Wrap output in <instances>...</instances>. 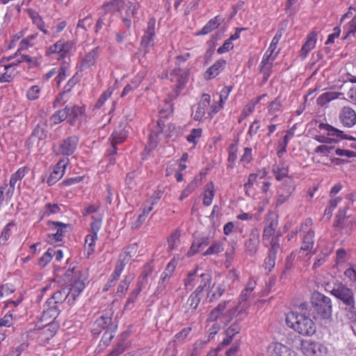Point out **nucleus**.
Listing matches in <instances>:
<instances>
[{"instance_id": "f8f14e48", "label": "nucleus", "mask_w": 356, "mask_h": 356, "mask_svg": "<svg viewBox=\"0 0 356 356\" xmlns=\"http://www.w3.org/2000/svg\"><path fill=\"white\" fill-rule=\"evenodd\" d=\"M155 18H150L147 22V29L141 40V47L145 52H147L150 47L154 45V40L155 36Z\"/></svg>"}, {"instance_id": "f3484780", "label": "nucleus", "mask_w": 356, "mask_h": 356, "mask_svg": "<svg viewBox=\"0 0 356 356\" xmlns=\"http://www.w3.org/2000/svg\"><path fill=\"white\" fill-rule=\"evenodd\" d=\"M311 222V220H309L306 222L305 227H302L301 236L302 237V245L301 247V250H312L314 246V232L312 229L307 227V224L310 225Z\"/></svg>"}, {"instance_id": "6ab92c4d", "label": "nucleus", "mask_w": 356, "mask_h": 356, "mask_svg": "<svg viewBox=\"0 0 356 356\" xmlns=\"http://www.w3.org/2000/svg\"><path fill=\"white\" fill-rule=\"evenodd\" d=\"M259 245V233L256 229H252L250 234L249 238L245 243V252L253 256L257 252Z\"/></svg>"}, {"instance_id": "7ed1b4c3", "label": "nucleus", "mask_w": 356, "mask_h": 356, "mask_svg": "<svg viewBox=\"0 0 356 356\" xmlns=\"http://www.w3.org/2000/svg\"><path fill=\"white\" fill-rule=\"evenodd\" d=\"M190 57L189 53H184L176 57L175 67L170 74V81L175 83V96L178 95L179 91L184 88L188 81L189 72L187 68L184 67L183 65Z\"/></svg>"}, {"instance_id": "ddd939ff", "label": "nucleus", "mask_w": 356, "mask_h": 356, "mask_svg": "<svg viewBox=\"0 0 356 356\" xmlns=\"http://www.w3.org/2000/svg\"><path fill=\"white\" fill-rule=\"evenodd\" d=\"M331 293L337 298L340 299L346 305L355 304L352 291L346 286L339 284L334 286Z\"/></svg>"}, {"instance_id": "58836bf2", "label": "nucleus", "mask_w": 356, "mask_h": 356, "mask_svg": "<svg viewBox=\"0 0 356 356\" xmlns=\"http://www.w3.org/2000/svg\"><path fill=\"white\" fill-rule=\"evenodd\" d=\"M69 106L65 108L56 111L50 118L49 121L51 125L58 124L67 119L69 113Z\"/></svg>"}, {"instance_id": "e433bc0d", "label": "nucleus", "mask_w": 356, "mask_h": 356, "mask_svg": "<svg viewBox=\"0 0 356 356\" xmlns=\"http://www.w3.org/2000/svg\"><path fill=\"white\" fill-rule=\"evenodd\" d=\"M85 288V284L83 281L76 280L71 285L70 291H68L69 302L71 300L74 302L76 297L83 291Z\"/></svg>"}, {"instance_id": "a18cd8bd", "label": "nucleus", "mask_w": 356, "mask_h": 356, "mask_svg": "<svg viewBox=\"0 0 356 356\" xmlns=\"http://www.w3.org/2000/svg\"><path fill=\"white\" fill-rule=\"evenodd\" d=\"M221 22V19L219 16H216L210 19L205 26L202 29L200 35H206L211 32L213 30L217 29Z\"/></svg>"}, {"instance_id": "bf43d9fd", "label": "nucleus", "mask_w": 356, "mask_h": 356, "mask_svg": "<svg viewBox=\"0 0 356 356\" xmlns=\"http://www.w3.org/2000/svg\"><path fill=\"white\" fill-rule=\"evenodd\" d=\"M38 37V33L31 34L25 38L22 39L19 42V47L18 51L20 50L27 49L28 48L33 46L34 41Z\"/></svg>"}, {"instance_id": "c85d7f7f", "label": "nucleus", "mask_w": 356, "mask_h": 356, "mask_svg": "<svg viewBox=\"0 0 356 356\" xmlns=\"http://www.w3.org/2000/svg\"><path fill=\"white\" fill-rule=\"evenodd\" d=\"M7 62L6 60L3 62H2V59L0 60V65H2L6 70L0 76V83L10 82L14 78V70L17 63L13 62L7 64Z\"/></svg>"}, {"instance_id": "49530a36", "label": "nucleus", "mask_w": 356, "mask_h": 356, "mask_svg": "<svg viewBox=\"0 0 356 356\" xmlns=\"http://www.w3.org/2000/svg\"><path fill=\"white\" fill-rule=\"evenodd\" d=\"M213 197L214 185L212 182H210L205 186L203 204L205 206H210L213 202Z\"/></svg>"}, {"instance_id": "393cba45", "label": "nucleus", "mask_w": 356, "mask_h": 356, "mask_svg": "<svg viewBox=\"0 0 356 356\" xmlns=\"http://www.w3.org/2000/svg\"><path fill=\"white\" fill-rule=\"evenodd\" d=\"M318 128L321 129V130H325L327 131V135L329 136H335V137H337V138H340L341 139H346V140H353V142H355L356 141V139L355 137L353 136H348V135H346V134H344V132L343 131H341L337 128H334V127L328 124H325V123H321L319 125H318Z\"/></svg>"}, {"instance_id": "c756f323", "label": "nucleus", "mask_w": 356, "mask_h": 356, "mask_svg": "<svg viewBox=\"0 0 356 356\" xmlns=\"http://www.w3.org/2000/svg\"><path fill=\"white\" fill-rule=\"evenodd\" d=\"M99 56V49L95 48L87 53L83 58L80 65V68L83 70L93 66L95 64L96 59Z\"/></svg>"}, {"instance_id": "473e14b6", "label": "nucleus", "mask_w": 356, "mask_h": 356, "mask_svg": "<svg viewBox=\"0 0 356 356\" xmlns=\"http://www.w3.org/2000/svg\"><path fill=\"white\" fill-rule=\"evenodd\" d=\"M104 8L105 4L100 9L99 14L101 16L98 19L95 26V31L96 33H98V31L103 27V26L108 25L110 24L113 14L111 10H104Z\"/></svg>"}, {"instance_id": "39448f33", "label": "nucleus", "mask_w": 356, "mask_h": 356, "mask_svg": "<svg viewBox=\"0 0 356 356\" xmlns=\"http://www.w3.org/2000/svg\"><path fill=\"white\" fill-rule=\"evenodd\" d=\"M311 301L314 311L321 318H328L331 316L332 303L330 298L319 292H314L312 296Z\"/></svg>"}, {"instance_id": "6e6552de", "label": "nucleus", "mask_w": 356, "mask_h": 356, "mask_svg": "<svg viewBox=\"0 0 356 356\" xmlns=\"http://www.w3.org/2000/svg\"><path fill=\"white\" fill-rule=\"evenodd\" d=\"M296 189L295 181L291 177L284 179L277 189L275 203L280 206L286 202Z\"/></svg>"}, {"instance_id": "dca6fc26", "label": "nucleus", "mask_w": 356, "mask_h": 356, "mask_svg": "<svg viewBox=\"0 0 356 356\" xmlns=\"http://www.w3.org/2000/svg\"><path fill=\"white\" fill-rule=\"evenodd\" d=\"M78 144L79 138L77 136H69L60 143L59 146L60 153L65 156H70L75 152Z\"/></svg>"}, {"instance_id": "9b49d317", "label": "nucleus", "mask_w": 356, "mask_h": 356, "mask_svg": "<svg viewBox=\"0 0 356 356\" xmlns=\"http://www.w3.org/2000/svg\"><path fill=\"white\" fill-rule=\"evenodd\" d=\"M163 129V122L162 120L158 121L156 125L154 127L149 135L147 145H146L147 149L149 151L154 149L165 138Z\"/></svg>"}, {"instance_id": "37998d69", "label": "nucleus", "mask_w": 356, "mask_h": 356, "mask_svg": "<svg viewBox=\"0 0 356 356\" xmlns=\"http://www.w3.org/2000/svg\"><path fill=\"white\" fill-rule=\"evenodd\" d=\"M127 137V133L125 130L120 129L115 130L111 134L109 140L111 145H117L123 143Z\"/></svg>"}, {"instance_id": "20e7f679", "label": "nucleus", "mask_w": 356, "mask_h": 356, "mask_svg": "<svg viewBox=\"0 0 356 356\" xmlns=\"http://www.w3.org/2000/svg\"><path fill=\"white\" fill-rule=\"evenodd\" d=\"M248 305L245 303H240L238 307H236L233 302L230 301L220 302L209 314L207 321H215L222 315L227 316L231 319L238 310V314H247Z\"/></svg>"}, {"instance_id": "aec40b11", "label": "nucleus", "mask_w": 356, "mask_h": 356, "mask_svg": "<svg viewBox=\"0 0 356 356\" xmlns=\"http://www.w3.org/2000/svg\"><path fill=\"white\" fill-rule=\"evenodd\" d=\"M279 51H280L277 50L275 54H271L266 51L262 58L259 67L261 72L266 76V79L269 77L271 74L273 62L275 60L277 56L279 54Z\"/></svg>"}, {"instance_id": "774afa93", "label": "nucleus", "mask_w": 356, "mask_h": 356, "mask_svg": "<svg viewBox=\"0 0 356 356\" xmlns=\"http://www.w3.org/2000/svg\"><path fill=\"white\" fill-rule=\"evenodd\" d=\"M51 297L55 301L54 303L57 304L58 306L65 300L67 299L69 300L68 292L67 293L65 290L57 291Z\"/></svg>"}, {"instance_id": "9d476101", "label": "nucleus", "mask_w": 356, "mask_h": 356, "mask_svg": "<svg viewBox=\"0 0 356 356\" xmlns=\"http://www.w3.org/2000/svg\"><path fill=\"white\" fill-rule=\"evenodd\" d=\"M68 225L54 221H48L47 230L49 231L48 239L49 241H62L65 233L67 232Z\"/></svg>"}, {"instance_id": "4be33fe9", "label": "nucleus", "mask_w": 356, "mask_h": 356, "mask_svg": "<svg viewBox=\"0 0 356 356\" xmlns=\"http://www.w3.org/2000/svg\"><path fill=\"white\" fill-rule=\"evenodd\" d=\"M211 237L208 236L197 238L193 241L189 250L188 251L186 254L187 257H193L198 252L202 251L211 243Z\"/></svg>"}, {"instance_id": "09e8293b", "label": "nucleus", "mask_w": 356, "mask_h": 356, "mask_svg": "<svg viewBox=\"0 0 356 356\" xmlns=\"http://www.w3.org/2000/svg\"><path fill=\"white\" fill-rule=\"evenodd\" d=\"M60 211V208L57 204L47 203L44 205L40 212L41 217H49L51 215L58 213Z\"/></svg>"}, {"instance_id": "c9c22d12", "label": "nucleus", "mask_w": 356, "mask_h": 356, "mask_svg": "<svg viewBox=\"0 0 356 356\" xmlns=\"http://www.w3.org/2000/svg\"><path fill=\"white\" fill-rule=\"evenodd\" d=\"M225 290V285L222 281H216L210 289L208 297L212 299H218L223 294Z\"/></svg>"}, {"instance_id": "4d7b16f0", "label": "nucleus", "mask_w": 356, "mask_h": 356, "mask_svg": "<svg viewBox=\"0 0 356 356\" xmlns=\"http://www.w3.org/2000/svg\"><path fill=\"white\" fill-rule=\"evenodd\" d=\"M10 191V188L8 186V184L4 183L3 185L0 186V207L5 202L6 204H8L10 200L12 199V197L14 193L8 194Z\"/></svg>"}, {"instance_id": "79ce46f5", "label": "nucleus", "mask_w": 356, "mask_h": 356, "mask_svg": "<svg viewBox=\"0 0 356 356\" xmlns=\"http://www.w3.org/2000/svg\"><path fill=\"white\" fill-rule=\"evenodd\" d=\"M128 263V257H119L118 261L115 264V269L112 273L111 277L113 278V280H118L120 275L122 274L126 264Z\"/></svg>"}, {"instance_id": "2eb2a0df", "label": "nucleus", "mask_w": 356, "mask_h": 356, "mask_svg": "<svg viewBox=\"0 0 356 356\" xmlns=\"http://www.w3.org/2000/svg\"><path fill=\"white\" fill-rule=\"evenodd\" d=\"M269 356H297L295 351L278 342L271 343L267 349Z\"/></svg>"}, {"instance_id": "f257e3e1", "label": "nucleus", "mask_w": 356, "mask_h": 356, "mask_svg": "<svg viewBox=\"0 0 356 356\" xmlns=\"http://www.w3.org/2000/svg\"><path fill=\"white\" fill-rule=\"evenodd\" d=\"M140 3L131 0H113L105 4L104 10L118 11L123 24L130 29L132 24L138 21V12Z\"/></svg>"}, {"instance_id": "a878e982", "label": "nucleus", "mask_w": 356, "mask_h": 356, "mask_svg": "<svg viewBox=\"0 0 356 356\" xmlns=\"http://www.w3.org/2000/svg\"><path fill=\"white\" fill-rule=\"evenodd\" d=\"M226 62L223 59L216 60L213 65L204 72V78L210 80L217 76L225 68Z\"/></svg>"}, {"instance_id": "0eeeda50", "label": "nucleus", "mask_w": 356, "mask_h": 356, "mask_svg": "<svg viewBox=\"0 0 356 356\" xmlns=\"http://www.w3.org/2000/svg\"><path fill=\"white\" fill-rule=\"evenodd\" d=\"M74 50L75 42L74 41L59 40L47 48L46 55L48 56L57 55L58 58H64L70 56Z\"/></svg>"}, {"instance_id": "72a5a7b5", "label": "nucleus", "mask_w": 356, "mask_h": 356, "mask_svg": "<svg viewBox=\"0 0 356 356\" xmlns=\"http://www.w3.org/2000/svg\"><path fill=\"white\" fill-rule=\"evenodd\" d=\"M16 58V61L15 63H17V65L20 63H27L31 65V66L35 65L37 63L36 59L35 58L31 57L28 55H20L19 54L18 50L13 56H10L8 57H4L2 58V62L6 60V61H10L11 60Z\"/></svg>"}, {"instance_id": "412c9836", "label": "nucleus", "mask_w": 356, "mask_h": 356, "mask_svg": "<svg viewBox=\"0 0 356 356\" xmlns=\"http://www.w3.org/2000/svg\"><path fill=\"white\" fill-rule=\"evenodd\" d=\"M211 103V96L209 94H203L198 104L197 108L194 114V120H201L206 114H208V110Z\"/></svg>"}, {"instance_id": "f704fd0d", "label": "nucleus", "mask_w": 356, "mask_h": 356, "mask_svg": "<svg viewBox=\"0 0 356 356\" xmlns=\"http://www.w3.org/2000/svg\"><path fill=\"white\" fill-rule=\"evenodd\" d=\"M16 58V61L15 63H17V65L20 63H27L31 65V66L35 65L37 63L36 59L35 58L31 57L28 55H20L19 54L18 50L13 56H10L8 57H4L2 58V62L6 60V61H10L11 60Z\"/></svg>"}, {"instance_id": "b1692460", "label": "nucleus", "mask_w": 356, "mask_h": 356, "mask_svg": "<svg viewBox=\"0 0 356 356\" xmlns=\"http://www.w3.org/2000/svg\"><path fill=\"white\" fill-rule=\"evenodd\" d=\"M28 15L31 19L33 24L45 35L50 36L51 32L46 26L45 22H44L42 17L38 14V12L33 10H28Z\"/></svg>"}, {"instance_id": "de8ad7c7", "label": "nucleus", "mask_w": 356, "mask_h": 356, "mask_svg": "<svg viewBox=\"0 0 356 356\" xmlns=\"http://www.w3.org/2000/svg\"><path fill=\"white\" fill-rule=\"evenodd\" d=\"M266 95H260L259 96L256 101H251L250 102H248L245 106V107L243 108V109L241 111V118H246L248 117V115H251L254 109H255V106L257 103H259L263 98H264Z\"/></svg>"}, {"instance_id": "7c9ffc66", "label": "nucleus", "mask_w": 356, "mask_h": 356, "mask_svg": "<svg viewBox=\"0 0 356 356\" xmlns=\"http://www.w3.org/2000/svg\"><path fill=\"white\" fill-rule=\"evenodd\" d=\"M316 41L317 33L316 31H313L310 32L307 37V40L301 49V55L306 57L309 52L315 47Z\"/></svg>"}, {"instance_id": "8fccbe9b", "label": "nucleus", "mask_w": 356, "mask_h": 356, "mask_svg": "<svg viewBox=\"0 0 356 356\" xmlns=\"http://www.w3.org/2000/svg\"><path fill=\"white\" fill-rule=\"evenodd\" d=\"M54 300L52 297L49 298L45 305V309L44 311V314L49 315L52 317H56L58 314V306L54 303Z\"/></svg>"}, {"instance_id": "052dcab7", "label": "nucleus", "mask_w": 356, "mask_h": 356, "mask_svg": "<svg viewBox=\"0 0 356 356\" xmlns=\"http://www.w3.org/2000/svg\"><path fill=\"white\" fill-rule=\"evenodd\" d=\"M40 92L41 88L39 86H33L27 90L26 97L30 101H35L40 97Z\"/></svg>"}, {"instance_id": "e2e57ef3", "label": "nucleus", "mask_w": 356, "mask_h": 356, "mask_svg": "<svg viewBox=\"0 0 356 356\" xmlns=\"http://www.w3.org/2000/svg\"><path fill=\"white\" fill-rule=\"evenodd\" d=\"M141 82V79L136 77L134 78L131 82L129 84H127L123 89L121 97H125L127 95H128L130 92L134 91L135 89H136L140 83Z\"/></svg>"}, {"instance_id": "ea45409f", "label": "nucleus", "mask_w": 356, "mask_h": 356, "mask_svg": "<svg viewBox=\"0 0 356 356\" xmlns=\"http://www.w3.org/2000/svg\"><path fill=\"white\" fill-rule=\"evenodd\" d=\"M343 95V93L329 91L323 93L317 99L318 104L323 106L332 100L340 98Z\"/></svg>"}, {"instance_id": "cd10ccee", "label": "nucleus", "mask_w": 356, "mask_h": 356, "mask_svg": "<svg viewBox=\"0 0 356 356\" xmlns=\"http://www.w3.org/2000/svg\"><path fill=\"white\" fill-rule=\"evenodd\" d=\"M69 120L68 122L71 125H74L76 120H82L85 117L86 107L74 105L69 106Z\"/></svg>"}, {"instance_id": "5fc2aeb1", "label": "nucleus", "mask_w": 356, "mask_h": 356, "mask_svg": "<svg viewBox=\"0 0 356 356\" xmlns=\"http://www.w3.org/2000/svg\"><path fill=\"white\" fill-rule=\"evenodd\" d=\"M224 250V243L222 241H216L212 243L207 250L203 252V256L211 255L220 253Z\"/></svg>"}, {"instance_id": "5701e85b", "label": "nucleus", "mask_w": 356, "mask_h": 356, "mask_svg": "<svg viewBox=\"0 0 356 356\" xmlns=\"http://www.w3.org/2000/svg\"><path fill=\"white\" fill-rule=\"evenodd\" d=\"M266 175L267 171L265 169L259 170L256 172L249 175L248 181L244 184L245 194L250 196L253 185L257 182L258 179H262Z\"/></svg>"}, {"instance_id": "603ef678", "label": "nucleus", "mask_w": 356, "mask_h": 356, "mask_svg": "<svg viewBox=\"0 0 356 356\" xmlns=\"http://www.w3.org/2000/svg\"><path fill=\"white\" fill-rule=\"evenodd\" d=\"M345 35L343 38V40H347L350 38H355L356 33V16L353 19L346 24L343 27Z\"/></svg>"}, {"instance_id": "4468645a", "label": "nucleus", "mask_w": 356, "mask_h": 356, "mask_svg": "<svg viewBox=\"0 0 356 356\" xmlns=\"http://www.w3.org/2000/svg\"><path fill=\"white\" fill-rule=\"evenodd\" d=\"M69 159L64 158L59 161L53 168L47 183L49 186H52L63 177L65 174L66 167L68 164Z\"/></svg>"}, {"instance_id": "a211bd4d", "label": "nucleus", "mask_w": 356, "mask_h": 356, "mask_svg": "<svg viewBox=\"0 0 356 356\" xmlns=\"http://www.w3.org/2000/svg\"><path fill=\"white\" fill-rule=\"evenodd\" d=\"M340 122L346 127H353L356 124V113L350 107L344 106L339 113Z\"/></svg>"}, {"instance_id": "3c124183", "label": "nucleus", "mask_w": 356, "mask_h": 356, "mask_svg": "<svg viewBox=\"0 0 356 356\" xmlns=\"http://www.w3.org/2000/svg\"><path fill=\"white\" fill-rule=\"evenodd\" d=\"M111 322V318L109 316H102L98 318L95 323L94 326L97 328H94L95 333H99L102 330L106 327Z\"/></svg>"}, {"instance_id": "0e129e2a", "label": "nucleus", "mask_w": 356, "mask_h": 356, "mask_svg": "<svg viewBox=\"0 0 356 356\" xmlns=\"http://www.w3.org/2000/svg\"><path fill=\"white\" fill-rule=\"evenodd\" d=\"M15 225L13 222L8 223L3 229L0 236V243L4 245L11 235V227Z\"/></svg>"}, {"instance_id": "6e6d98bb", "label": "nucleus", "mask_w": 356, "mask_h": 356, "mask_svg": "<svg viewBox=\"0 0 356 356\" xmlns=\"http://www.w3.org/2000/svg\"><path fill=\"white\" fill-rule=\"evenodd\" d=\"M70 65L67 62L62 63L60 67L57 68L58 75L56 77L57 82L59 84L63 80H64L67 76L70 74Z\"/></svg>"}, {"instance_id": "680f3d73", "label": "nucleus", "mask_w": 356, "mask_h": 356, "mask_svg": "<svg viewBox=\"0 0 356 356\" xmlns=\"http://www.w3.org/2000/svg\"><path fill=\"white\" fill-rule=\"evenodd\" d=\"M268 113L271 115L282 111V104L280 98L278 97L272 101L268 106Z\"/></svg>"}, {"instance_id": "f03ea898", "label": "nucleus", "mask_w": 356, "mask_h": 356, "mask_svg": "<svg viewBox=\"0 0 356 356\" xmlns=\"http://www.w3.org/2000/svg\"><path fill=\"white\" fill-rule=\"evenodd\" d=\"M286 325L300 334L312 336L316 330L313 320L302 314L291 312L286 315Z\"/></svg>"}, {"instance_id": "338daca9", "label": "nucleus", "mask_w": 356, "mask_h": 356, "mask_svg": "<svg viewBox=\"0 0 356 356\" xmlns=\"http://www.w3.org/2000/svg\"><path fill=\"white\" fill-rule=\"evenodd\" d=\"M197 188V181L195 180L192 181L188 186L182 191L179 200L182 201L188 197Z\"/></svg>"}, {"instance_id": "c03bdc74", "label": "nucleus", "mask_w": 356, "mask_h": 356, "mask_svg": "<svg viewBox=\"0 0 356 356\" xmlns=\"http://www.w3.org/2000/svg\"><path fill=\"white\" fill-rule=\"evenodd\" d=\"M273 172L275 176V178L278 181H281L283 179H286L289 174V167L284 163L274 165L273 168Z\"/></svg>"}, {"instance_id": "bb28decb", "label": "nucleus", "mask_w": 356, "mask_h": 356, "mask_svg": "<svg viewBox=\"0 0 356 356\" xmlns=\"http://www.w3.org/2000/svg\"><path fill=\"white\" fill-rule=\"evenodd\" d=\"M209 280H207L206 282H204V284H200L190 296L189 298L188 299V303L192 309H197L202 298L203 289L206 287L207 284H209Z\"/></svg>"}, {"instance_id": "a19ab883", "label": "nucleus", "mask_w": 356, "mask_h": 356, "mask_svg": "<svg viewBox=\"0 0 356 356\" xmlns=\"http://www.w3.org/2000/svg\"><path fill=\"white\" fill-rule=\"evenodd\" d=\"M181 231L179 229L173 231L168 238V250L176 249L180 243Z\"/></svg>"}, {"instance_id": "4c0bfd02", "label": "nucleus", "mask_w": 356, "mask_h": 356, "mask_svg": "<svg viewBox=\"0 0 356 356\" xmlns=\"http://www.w3.org/2000/svg\"><path fill=\"white\" fill-rule=\"evenodd\" d=\"M160 198L161 195L159 193L150 197V198L143 204L140 213L144 215L145 218H147V215L152 211L154 206L158 202Z\"/></svg>"}, {"instance_id": "423d86ee", "label": "nucleus", "mask_w": 356, "mask_h": 356, "mask_svg": "<svg viewBox=\"0 0 356 356\" xmlns=\"http://www.w3.org/2000/svg\"><path fill=\"white\" fill-rule=\"evenodd\" d=\"M92 222L90 225V233L85 238V249L87 251L88 257L92 254L95 250L97 234L102 227V216L97 215L92 216Z\"/></svg>"}, {"instance_id": "864d4df0", "label": "nucleus", "mask_w": 356, "mask_h": 356, "mask_svg": "<svg viewBox=\"0 0 356 356\" xmlns=\"http://www.w3.org/2000/svg\"><path fill=\"white\" fill-rule=\"evenodd\" d=\"M134 277L132 275H126L124 276V279L120 282L117 291L116 295L118 296H122L127 289H129V286L130 285V283L131 282Z\"/></svg>"}, {"instance_id": "13d9d810", "label": "nucleus", "mask_w": 356, "mask_h": 356, "mask_svg": "<svg viewBox=\"0 0 356 356\" xmlns=\"http://www.w3.org/2000/svg\"><path fill=\"white\" fill-rule=\"evenodd\" d=\"M15 321L16 317L13 311H9L2 318H0V327H10Z\"/></svg>"}, {"instance_id": "2f4dec72", "label": "nucleus", "mask_w": 356, "mask_h": 356, "mask_svg": "<svg viewBox=\"0 0 356 356\" xmlns=\"http://www.w3.org/2000/svg\"><path fill=\"white\" fill-rule=\"evenodd\" d=\"M28 172V169L26 167L19 168L15 173L10 176L9 181L10 191L8 194L14 193L15 188L18 181H20Z\"/></svg>"}, {"instance_id": "69168bd1", "label": "nucleus", "mask_w": 356, "mask_h": 356, "mask_svg": "<svg viewBox=\"0 0 356 356\" xmlns=\"http://www.w3.org/2000/svg\"><path fill=\"white\" fill-rule=\"evenodd\" d=\"M256 286V282L254 280H250L245 289L241 292L240 299L241 301L245 302L249 298L250 293L254 289Z\"/></svg>"}, {"instance_id": "1a4fd4ad", "label": "nucleus", "mask_w": 356, "mask_h": 356, "mask_svg": "<svg viewBox=\"0 0 356 356\" xmlns=\"http://www.w3.org/2000/svg\"><path fill=\"white\" fill-rule=\"evenodd\" d=\"M301 349L306 356H328L327 348L319 342L304 341Z\"/></svg>"}]
</instances>
